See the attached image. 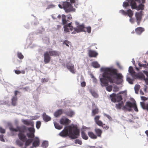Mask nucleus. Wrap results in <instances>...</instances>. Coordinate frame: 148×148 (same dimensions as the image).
Returning a JSON list of instances; mask_svg holds the SVG:
<instances>
[{"label":"nucleus","instance_id":"obj_1","mask_svg":"<svg viewBox=\"0 0 148 148\" xmlns=\"http://www.w3.org/2000/svg\"><path fill=\"white\" fill-rule=\"evenodd\" d=\"M101 71L103 72L102 74L103 78H100L102 86H106V89L110 92L112 89V86H108V82L110 83H115L119 84L122 81L123 76L120 73H118V70L112 67L104 68L101 69Z\"/></svg>","mask_w":148,"mask_h":148},{"label":"nucleus","instance_id":"obj_2","mask_svg":"<svg viewBox=\"0 0 148 148\" xmlns=\"http://www.w3.org/2000/svg\"><path fill=\"white\" fill-rule=\"evenodd\" d=\"M79 130L76 125H73L65 127L59 134L62 137H65L69 136L72 139L77 138L80 135Z\"/></svg>","mask_w":148,"mask_h":148},{"label":"nucleus","instance_id":"obj_3","mask_svg":"<svg viewBox=\"0 0 148 148\" xmlns=\"http://www.w3.org/2000/svg\"><path fill=\"white\" fill-rule=\"evenodd\" d=\"M10 130L13 132H17L19 131V133L18 134V137L20 140L24 142L27 139L26 135L25 133L27 130V127L25 126H23L20 127H18L17 129L11 127H10Z\"/></svg>","mask_w":148,"mask_h":148},{"label":"nucleus","instance_id":"obj_4","mask_svg":"<svg viewBox=\"0 0 148 148\" xmlns=\"http://www.w3.org/2000/svg\"><path fill=\"white\" fill-rule=\"evenodd\" d=\"M58 52L57 51L51 50L47 51L44 53V61L45 64L49 62L51 60V56H58Z\"/></svg>","mask_w":148,"mask_h":148},{"label":"nucleus","instance_id":"obj_5","mask_svg":"<svg viewBox=\"0 0 148 148\" xmlns=\"http://www.w3.org/2000/svg\"><path fill=\"white\" fill-rule=\"evenodd\" d=\"M58 6L60 8H63L66 13L72 11L74 12L75 11V9L73 8V6L67 1L64 2L62 5L59 4Z\"/></svg>","mask_w":148,"mask_h":148},{"label":"nucleus","instance_id":"obj_6","mask_svg":"<svg viewBox=\"0 0 148 148\" xmlns=\"http://www.w3.org/2000/svg\"><path fill=\"white\" fill-rule=\"evenodd\" d=\"M74 30L73 32H71L72 34H75L82 32H87L90 33L91 32V28L90 27H85L84 24H82L79 25L77 27L74 28Z\"/></svg>","mask_w":148,"mask_h":148},{"label":"nucleus","instance_id":"obj_7","mask_svg":"<svg viewBox=\"0 0 148 148\" xmlns=\"http://www.w3.org/2000/svg\"><path fill=\"white\" fill-rule=\"evenodd\" d=\"M132 108H134V109L135 111L137 112L138 111V110L136 103H132L130 101L126 102L125 106L123 107L122 110H126L130 111L132 110Z\"/></svg>","mask_w":148,"mask_h":148},{"label":"nucleus","instance_id":"obj_8","mask_svg":"<svg viewBox=\"0 0 148 148\" xmlns=\"http://www.w3.org/2000/svg\"><path fill=\"white\" fill-rule=\"evenodd\" d=\"M130 5L131 6L132 9H136L138 10H143L144 9V5L142 4H140L138 6H137L135 1H132L130 3Z\"/></svg>","mask_w":148,"mask_h":148},{"label":"nucleus","instance_id":"obj_9","mask_svg":"<svg viewBox=\"0 0 148 148\" xmlns=\"http://www.w3.org/2000/svg\"><path fill=\"white\" fill-rule=\"evenodd\" d=\"M143 12L140 11L139 12H136L135 16L136 18L138 25H139L142 20Z\"/></svg>","mask_w":148,"mask_h":148},{"label":"nucleus","instance_id":"obj_10","mask_svg":"<svg viewBox=\"0 0 148 148\" xmlns=\"http://www.w3.org/2000/svg\"><path fill=\"white\" fill-rule=\"evenodd\" d=\"M28 130L30 132L27 134L28 137L30 138V139H33L35 136L34 133L35 130L34 129L33 127H30L28 128Z\"/></svg>","mask_w":148,"mask_h":148},{"label":"nucleus","instance_id":"obj_11","mask_svg":"<svg viewBox=\"0 0 148 148\" xmlns=\"http://www.w3.org/2000/svg\"><path fill=\"white\" fill-rule=\"evenodd\" d=\"M71 121L69 119L66 117H63L61 118L60 119V123L61 125H67L70 123Z\"/></svg>","mask_w":148,"mask_h":148},{"label":"nucleus","instance_id":"obj_12","mask_svg":"<svg viewBox=\"0 0 148 148\" xmlns=\"http://www.w3.org/2000/svg\"><path fill=\"white\" fill-rule=\"evenodd\" d=\"M66 66L67 69L72 73H75V69L74 65L72 64H66Z\"/></svg>","mask_w":148,"mask_h":148},{"label":"nucleus","instance_id":"obj_13","mask_svg":"<svg viewBox=\"0 0 148 148\" xmlns=\"http://www.w3.org/2000/svg\"><path fill=\"white\" fill-rule=\"evenodd\" d=\"M100 116L99 115L96 116L94 118V121L95 123L99 126H101L103 125L102 122L99 120Z\"/></svg>","mask_w":148,"mask_h":148},{"label":"nucleus","instance_id":"obj_14","mask_svg":"<svg viewBox=\"0 0 148 148\" xmlns=\"http://www.w3.org/2000/svg\"><path fill=\"white\" fill-rule=\"evenodd\" d=\"M40 145V140L37 137H35L34 139L32 146L34 147H38Z\"/></svg>","mask_w":148,"mask_h":148},{"label":"nucleus","instance_id":"obj_15","mask_svg":"<svg viewBox=\"0 0 148 148\" xmlns=\"http://www.w3.org/2000/svg\"><path fill=\"white\" fill-rule=\"evenodd\" d=\"M24 124L27 125H31L33 126L34 125V122L31 121L27 120H23V121Z\"/></svg>","mask_w":148,"mask_h":148},{"label":"nucleus","instance_id":"obj_16","mask_svg":"<svg viewBox=\"0 0 148 148\" xmlns=\"http://www.w3.org/2000/svg\"><path fill=\"white\" fill-rule=\"evenodd\" d=\"M138 76L141 79H143L145 80L146 84H148V78H145V76L143 74H139L138 75Z\"/></svg>","mask_w":148,"mask_h":148},{"label":"nucleus","instance_id":"obj_17","mask_svg":"<svg viewBox=\"0 0 148 148\" xmlns=\"http://www.w3.org/2000/svg\"><path fill=\"white\" fill-rule=\"evenodd\" d=\"M135 31L137 34L138 35H140L144 31V29L141 27H139L136 28L135 29Z\"/></svg>","mask_w":148,"mask_h":148},{"label":"nucleus","instance_id":"obj_18","mask_svg":"<svg viewBox=\"0 0 148 148\" xmlns=\"http://www.w3.org/2000/svg\"><path fill=\"white\" fill-rule=\"evenodd\" d=\"M63 110L60 109L55 112L54 113V115L56 117H58L60 116L63 113Z\"/></svg>","mask_w":148,"mask_h":148},{"label":"nucleus","instance_id":"obj_19","mask_svg":"<svg viewBox=\"0 0 148 148\" xmlns=\"http://www.w3.org/2000/svg\"><path fill=\"white\" fill-rule=\"evenodd\" d=\"M95 131L97 136L99 137H101L102 133V130L100 129L96 128L95 129Z\"/></svg>","mask_w":148,"mask_h":148},{"label":"nucleus","instance_id":"obj_20","mask_svg":"<svg viewBox=\"0 0 148 148\" xmlns=\"http://www.w3.org/2000/svg\"><path fill=\"white\" fill-rule=\"evenodd\" d=\"M64 114L68 116L72 117L74 114V112L73 111L70 110L65 112Z\"/></svg>","mask_w":148,"mask_h":148},{"label":"nucleus","instance_id":"obj_21","mask_svg":"<svg viewBox=\"0 0 148 148\" xmlns=\"http://www.w3.org/2000/svg\"><path fill=\"white\" fill-rule=\"evenodd\" d=\"M43 118L44 120L46 122L49 121L51 119L50 117L47 115L45 113H44L43 115Z\"/></svg>","mask_w":148,"mask_h":148},{"label":"nucleus","instance_id":"obj_22","mask_svg":"<svg viewBox=\"0 0 148 148\" xmlns=\"http://www.w3.org/2000/svg\"><path fill=\"white\" fill-rule=\"evenodd\" d=\"M85 130H83L81 132L82 137L83 139L87 140L88 138V137L87 135L85 132Z\"/></svg>","mask_w":148,"mask_h":148},{"label":"nucleus","instance_id":"obj_23","mask_svg":"<svg viewBox=\"0 0 148 148\" xmlns=\"http://www.w3.org/2000/svg\"><path fill=\"white\" fill-rule=\"evenodd\" d=\"M124 103L123 102L119 103H118L116 104L115 107L118 109H120L121 108H122L123 106H124Z\"/></svg>","mask_w":148,"mask_h":148},{"label":"nucleus","instance_id":"obj_24","mask_svg":"<svg viewBox=\"0 0 148 148\" xmlns=\"http://www.w3.org/2000/svg\"><path fill=\"white\" fill-rule=\"evenodd\" d=\"M33 140V139H28L26 140L25 143V147H26V148L27 146L31 144V143H32Z\"/></svg>","mask_w":148,"mask_h":148},{"label":"nucleus","instance_id":"obj_25","mask_svg":"<svg viewBox=\"0 0 148 148\" xmlns=\"http://www.w3.org/2000/svg\"><path fill=\"white\" fill-rule=\"evenodd\" d=\"M17 100V98L16 97H13L12 99V104L13 106H15L16 105Z\"/></svg>","mask_w":148,"mask_h":148},{"label":"nucleus","instance_id":"obj_26","mask_svg":"<svg viewBox=\"0 0 148 148\" xmlns=\"http://www.w3.org/2000/svg\"><path fill=\"white\" fill-rule=\"evenodd\" d=\"M140 103L143 108L144 109H146L148 111V104H145L144 102H141Z\"/></svg>","mask_w":148,"mask_h":148},{"label":"nucleus","instance_id":"obj_27","mask_svg":"<svg viewBox=\"0 0 148 148\" xmlns=\"http://www.w3.org/2000/svg\"><path fill=\"white\" fill-rule=\"evenodd\" d=\"M54 124L55 128L57 129L60 130L63 127L62 126L60 125L59 123L56 122L54 123Z\"/></svg>","mask_w":148,"mask_h":148},{"label":"nucleus","instance_id":"obj_28","mask_svg":"<svg viewBox=\"0 0 148 148\" xmlns=\"http://www.w3.org/2000/svg\"><path fill=\"white\" fill-rule=\"evenodd\" d=\"M66 16L64 14L62 15V23L63 25H65L66 24L67 21H69L68 20H66Z\"/></svg>","mask_w":148,"mask_h":148},{"label":"nucleus","instance_id":"obj_29","mask_svg":"<svg viewBox=\"0 0 148 148\" xmlns=\"http://www.w3.org/2000/svg\"><path fill=\"white\" fill-rule=\"evenodd\" d=\"M127 14L130 17H132L133 15V11L130 9L127 11Z\"/></svg>","mask_w":148,"mask_h":148},{"label":"nucleus","instance_id":"obj_30","mask_svg":"<svg viewBox=\"0 0 148 148\" xmlns=\"http://www.w3.org/2000/svg\"><path fill=\"white\" fill-rule=\"evenodd\" d=\"M116 98L117 101L119 102L122 99V97L120 94H118L117 95L115 94Z\"/></svg>","mask_w":148,"mask_h":148},{"label":"nucleus","instance_id":"obj_31","mask_svg":"<svg viewBox=\"0 0 148 148\" xmlns=\"http://www.w3.org/2000/svg\"><path fill=\"white\" fill-rule=\"evenodd\" d=\"M140 88V86L139 85H136L134 87V90L136 93L138 94V92L139 89Z\"/></svg>","mask_w":148,"mask_h":148},{"label":"nucleus","instance_id":"obj_32","mask_svg":"<svg viewBox=\"0 0 148 148\" xmlns=\"http://www.w3.org/2000/svg\"><path fill=\"white\" fill-rule=\"evenodd\" d=\"M48 145V142L47 141H44L42 144V146L43 148H46Z\"/></svg>","mask_w":148,"mask_h":148},{"label":"nucleus","instance_id":"obj_33","mask_svg":"<svg viewBox=\"0 0 148 148\" xmlns=\"http://www.w3.org/2000/svg\"><path fill=\"white\" fill-rule=\"evenodd\" d=\"M129 72L132 75L134 74L135 73L133 70V67L131 66L129 67Z\"/></svg>","mask_w":148,"mask_h":148},{"label":"nucleus","instance_id":"obj_34","mask_svg":"<svg viewBox=\"0 0 148 148\" xmlns=\"http://www.w3.org/2000/svg\"><path fill=\"white\" fill-rule=\"evenodd\" d=\"M16 144L19 146L22 147L23 145V143L19 140H17L16 141Z\"/></svg>","mask_w":148,"mask_h":148},{"label":"nucleus","instance_id":"obj_35","mask_svg":"<svg viewBox=\"0 0 148 148\" xmlns=\"http://www.w3.org/2000/svg\"><path fill=\"white\" fill-rule=\"evenodd\" d=\"M100 67V64L97 62H93V67L95 68H98Z\"/></svg>","mask_w":148,"mask_h":148},{"label":"nucleus","instance_id":"obj_36","mask_svg":"<svg viewBox=\"0 0 148 148\" xmlns=\"http://www.w3.org/2000/svg\"><path fill=\"white\" fill-rule=\"evenodd\" d=\"M17 56L18 58L20 59H23L24 58V56L22 53L20 52H18L17 53Z\"/></svg>","mask_w":148,"mask_h":148},{"label":"nucleus","instance_id":"obj_37","mask_svg":"<svg viewBox=\"0 0 148 148\" xmlns=\"http://www.w3.org/2000/svg\"><path fill=\"white\" fill-rule=\"evenodd\" d=\"M112 95V97L111 95H110V97H111V101L114 102H115L117 101L116 98L115 94H113Z\"/></svg>","mask_w":148,"mask_h":148},{"label":"nucleus","instance_id":"obj_38","mask_svg":"<svg viewBox=\"0 0 148 148\" xmlns=\"http://www.w3.org/2000/svg\"><path fill=\"white\" fill-rule=\"evenodd\" d=\"M138 64L139 66L140 67H143L144 68H147L148 66V63H147V64H141L139 62Z\"/></svg>","mask_w":148,"mask_h":148},{"label":"nucleus","instance_id":"obj_39","mask_svg":"<svg viewBox=\"0 0 148 148\" xmlns=\"http://www.w3.org/2000/svg\"><path fill=\"white\" fill-rule=\"evenodd\" d=\"M72 23H69L67 25H66V27H68L70 28V29L71 31H72L73 30H74V28H73L72 26Z\"/></svg>","mask_w":148,"mask_h":148},{"label":"nucleus","instance_id":"obj_40","mask_svg":"<svg viewBox=\"0 0 148 148\" xmlns=\"http://www.w3.org/2000/svg\"><path fill=\"white\" fill-rule=\"evenodd\" d=\"M130 1L129 2L128 1V2H124L123 3V7L125 8H126V7L129 6V3H130Z\"/></svg>","mask_w":148,"mask_h":148},{"label":"nucleus","instance_id":"obj_41","mask_svg":"<svg viewBox=\"0 0 148 148\" xmlns=\"http://www.w3.org/2000/svg\"><path fill=\"white\" fill-rule=\"evenodd\" d=\"M41 122L39 121H37L36 123V127L37 129H39L41 125Z\"/></svg>","mask_w":148,"mask_h":148},{"label":"nucleus","instance_id":"obj_42","mask_svg":"<svg viewBox=\"0 0 148 148\" xmlns=\"http://www.w3.org/2000/svg\"><path fill=\"white\" fill-rule=\"evenodd\" d=\"M119 12L125 16H126L127 15V11H125L123 10H120Z\"/></svg>","mask_w":148,"mask_h":148},{"label":"nucleus","instance_id":"obj_43","mask_svg":"<svg viewBox=\"0 0 148 148\" xmlns=\"http://www.w3.org/2000/svg\"><path fill=\"white\" fill-rule=\"evenodd\" d=\"M99 112V110L97 108H96L93 110V115L97 114Z\"/></svg>","mask_w":148,"mask_h":148},{"label":"nucleus","instance_id":"obj_44","mask_svg":"<svg viewBox=\"0 0 148 148\" xmlns=\"http://www.w3.org/2000/svg\"><path fill=\"white\" fill-rule=\"evenodd\" d=\"M119 90V88L117 86H114L113 91L114 92H116L118 91Z\"/></svg>","mask_w":148,"mask_h":148},{"label":"nucleus","instance_id":"obj_45","mask_svg":"<svg viewBox=\"0 0 148 148\" xmlns=\"http://www.w3.org/2000/svg\"><path fill=\"white\" fill-rule=\"evenodd\" d=\"M70 43V42H69L67 40H65L63 42V45H65L69 47V44Z\"/></svg>","mask_w":148,"mask_h":148},{"label":"nucleus","instance_id":"obj_46","mask_svg":"<svg viewBox=\"0 0 148 148\" xmlns=\"http://www.w3.org/2000/svg\"><path fill=\"white\" fill-rule=\"evenodd\" d=\"M64 31L66 33L68 32H69V29L67 27H66V25L64 26Z\"/></svg>","mask_w":148,"mask_h":148},{"label":"nucleus","instance_id":"obj_47","mask_svg":"<svg viewBox=\"0 0 148 148\" xmlns=\"http://www.w3.org/2000/svg\"><path fill=\"white\" fill-rule=\"evenodd\" d=\"M48 81V79L47 78H42L41 79V82L42 83L47 82Z\"/></svg>","mask_w":148,"mask_h":148},{"label":"nucleus","instance_id":"obj_48","mask_svg":"<svg viewBox=\"0 0 148 148\" xmlns=\"http://www.w3.org/2000/svg\"><path fill=\"white\" fill-rule=\"evenodd\" d=\"M75 143H78L79 145H82V142L79 139H76L75 140Z\"/></svg>","mask_w":148,"mask_h":148},{"label":"nucleus","instance_id":"obj_49","mask_svg":"<svg viewBox=\"0 0 148 148\" xmlns=\"http://www.w3.org/2000/svg\"><path fill=\"white\" fill-rule=\"evenodd\" d=\"M127 80L130 84H133L132 79L130 77H127Z\"/></svg>","mask_w":148,"mask_h":148},{"label":"nucleus","instance_id":"obj_50","mask_svg":"<svg viewBox=\"0 0 148 148\" xmlns=\"http://www.w3.org/2000/svg\"><path fill=\"white\" fill-rule=\"evenodd\" d=\"M88 54L90 57H92V51L90 50L88 51Z\"/></svg>","mask_w":148,"mask_h":148},{"label":"nucleus","instance_id":"obj_51","mask_svg":"<svg viewBox=\"0 0 148 148\" xmlns=\"http://www.w3.org/2000/svg\"><path fill=\"white\" fill-rule=\"evenodd\" d=\"M105 125V124H103V125H102V126H101L103 127V128H105V129H106V130H108L109 129V126H108V125H106L105 126H104V125Z\"/></svg>","mask_w":148,"mask_h":148},{"label":"nucleus","instance_id":"obj_52","mask_svg":"<svg viewBox=\"0 0 148 148\" xmlns=\"http://www.w3.org/2000/svg\"><path fill=\"white\" fill-rule=\"evenodd\" d=\"M98 55V53L95 51H93V57H96Z\"/></svg>","mask_w":148,"mask_h":148},{"label":"nucleus","instance_id":"obj_53","mask_svg":"<svg viewBox=\"0 0 148 148\" xmlns=\"http://www.w3.org/2000/svg\"><path fill=\"white\" fill-rule=\"evenodd\" d=\"M98 94L96 92H93V97L95 98H97L98 97Z\"/></svg>","mask_w":148,"mask_h":148},{"label":"nucleus","instance_id":"obj_54","mask_svg":"<svg viewBox=\"0 0 148 148\" xmlns=\"http://www.w3.org/2000/svg\"><path fill=\"white\" fill-rule=\"evenodd\" d=\"M0 132L1 133H4L5 132V130L0 127Z\"/></svg>","mask_w":148,"mask_h":148},{"label":"nucleus","instance_id":"obj_55","mask_svg":"<svg viewBox=\"0 0 148 148\" xmlns=\"http://www.w3.org/2000/svg\"><path fill=\"white\" fill-rule=\"evenodd\" d=\"M141 99L142 100H143L144 101L147 100L148 99L147 98V97H144V96H141Z\"/></svg>","mask_w":148,"mask_h":148},{"label":"nucleus","instance_id":"obj_56","mask_svg":"<svg viewBox=\"0 0 148 148\" xmlns=\"http://www.w3.org/2000/svg\"><path fill=\"white\" fill-rule=\"evenodd\" d=\"M86 85V83L85 82H83L81 83V86L82 87H85Z\"/></svg>","mask_w":148,"mask_h":148},{"label":"nucleus","instance_id":"obj_57","mask_svg":"<svg viewBox=\"0 0 148 148\" xmlns=\"http://www.w3.org/2000/svg\"><path fill=\"white\" fill-rule=\"evenodd\" d=\"M3 135H0V140L4 142V140L3 139Z\"/></svg>","mask_w":148,"mask_h":148},{"label":"nucleus","instance_id":"obj_58","mask_svg":"<svg viewBox=\"0 0 148 148\" xmlns=\"http://www.w3.org/2000/svg\"><path fill=\"white\" fill-rule=\"evenodd\" d=\"M88 134L89 136L91 138H92V132H88Z\"/></svg>","mask_w":148,"mask_h":148},{"label":"nucleus","instance_id":"obj_59","mask_svg":"<svg viewBox=\"0 0 148 148\" xmlns=\"http://www.w3.org/2000/svg\"><path fill=\"white\" fill-rule=\"evenodd\" d=\"M104 115L105 116L107 117L109 119H112L111 117L109 115L105 114H104Z\"/></svg>","mask_w":148,"mask_h":148},{"label":"nucleus","instance_id":"obj_60","mask_svg":"<svg viewBox=\"0 0 148 148\" xmlns=\"http://www.w3.org/2000/svg\"><path fill=\"white\" fill-rule=\"evenodd\" d=\"M14 72L15 73L17 74H19L21 73L20 71L15 70Z\"/></svg>","mask_w":148,"mask_h":148},{"label":"nucleus","instance_id":"obj_61","mask_svg":"<svg viewBox=\"0 0 148 148\" xmlns=\"http://www.w3.org/2000/svg\"><path fill=\"white\" fill-rule=\"evenodd\" d=\"M78 0H70V3H74L75 1H77Z\"/></svg>","mask_w":148,"mask_h":148},{"label":"nucleus","instance_id":"obj_62","mask_svg":"<svg viewBox=\"0 0 148 148\" xmlns=\"http://www.w3.org/2000/svg\"><path fill=\"white\" fill-rule=\"evenodd\" d=\"M51 16H52V18H53V19H54V20H55V19H56V15L55 14L52 15Z\"/></svg>","mask_w":148,"mask_h":148},{"label":"nucleus","instance_id":"obj_63","mask_svg":"<svg viewBox=\"0 0 148 148\" xmlns=\"http://www.w3.org/2000/svg\"><path fill=\"white\" fill-rule=\"evenodd\" d=\"M130 21L132 23H133L134 22V19L132 17H130Z\"/></svg>","mask_w":148,"mask_h":148},{"label":"nucleus","instance_id":"obj_64","mask_svg":"<svg viewBox=\"0 0 148 148\" xmlns=\"http://www.w3.org/2000/svg\"><path fill=\"white\" fill-rule=\"evenodd\" d=\"M143 73L147 75V76L148 77V72L147 71H143Z\"/></svg>","mask_w":148,"mask_h":148}]
</instances>
